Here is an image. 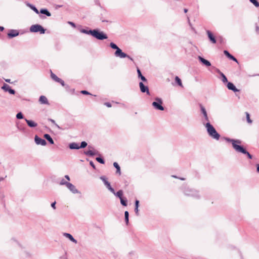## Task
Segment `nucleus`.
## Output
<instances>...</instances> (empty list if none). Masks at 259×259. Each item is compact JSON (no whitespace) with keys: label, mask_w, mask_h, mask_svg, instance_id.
I'll return each instance as SVG.
<instances>
[{"label":"nucleus","mask_w":259,"mask_h":259,"mask_svg":"<svg viewBox=\"0 0 259 259\" xmlns=\"http://www.w3.org/2000/svg\"><path fill=\"white\" fill-rule=\"evenodd\" d=\"M225 140L226 141L232 143L233 148L236 152L246 154L249 159L252 158V155L246 150L243 146L237 144H240L241 143V141L240 140H234L228 138H226Z\"/></svg>","instance_id":"nucleus-1"},{"label":"nucleus","mask_w":259,"mask_h":259,"mask_svg":"<svg viewBox=\"0 0 259 259\" xmlns=\"http://www.w3.org/2000/svg\"><path fill=\"white\" fill-rule=\"evenodd\" d=\"M203 125L206 128L207 134L210 137L216 140L220 139V135L217 132L215 128L210 122L205 123L203 122Z\"/></svg>","instance_id":"nucleus-2"},{"label":"nucleus","mask_w":259,"mask_h":259,"mask_svg":"<svg viewBox=\"0 0 259 259\" xmlns=\"http://www.w3.org/2000/svg\"><path fill=\"white\" fill-rule=\"evenodd\" d=\"M92 36L99 40H104L108 38L106 34L98 29L93 30V33Z\"/></svg>","instance_id":"nucleus-3"},{"label":"nucleus","mask_w":259,"mask_h":259,"mask_svg":"<svg viewBox=\"0 0 259 259\" xmlns=\"http://www.w3.org/2000/svg\"><path fill=\"white\" fill-rule=\"evenodd\" d=\"M162 100L160 98L156 97L155 98V101L152 103V105L155 109L163 111L164 108L162 105Z\"/></svg>","instance_id":"nucleus-4"},{"label":"nucleus","mask_w":259,"mask_h":259,"mask_svg":"<svg viewBox=\"0 0 259 259\" xmlns=\"http://www.w3.org/2000/svg\"><path fill=\"white\" fill-rule=\"evenodd\" d=\"M30 31L32 32H39L40 34H44L46 29L39 24L32 25L30 27Z\"/></svg>","instance_id":"nucleus-5"},{"label":"nucleus","mask_w":259,"mask_h":259,"mask_svg":"<svg viewBox=\"0 0 259 259\" xmlns=\"http://www.w3.org/2000/svg\"><path fill=\"white\" fill-rule=\"evenodd\" d=\"M89 150L88 151H84V154L87 156H94L96 155H100L99 152L95 149V148L91 145H89L88 147Z\"/></svg>","instance_id":"nucleus-6"},{"label":"nucleus","mask_w":259,"mask_h":259,"mask_svg":"<svg viewBox=\"0 0 259 259\" xmlns=\"http://www.w3.org/2000/svg\"><path fill=\"white\" fill-rule=\"evenodd\" d=\"M199 106H200L201 112L203 116V119H202V123L203 122H204L205 123L210 122L209 119V118H208V116L207 115V113L206 112V110L205 107L201 104H200Z\"/></svg>","instance_id":"nucleus-7"},{"label":"nucleus","mask_w":259,"mask_h":259,"mask_svg":"<svg viewBox=\"0 0 259 259\" xmlns=\"http://www.w3.org/2000/svg\"><path fill=\"white\" fill-rule=\"evenodd\" d=\"M114 55L116 57H119L120 58H127L131 60H133V59L130 56L123 53L120 48L115 51Z\"/></svg>","instance_id":"nucleus-8"},{"label":"nucleus","mask_w":259,"mask_h":259,"mask_svg":"<svg viewBox=\"0 0 259 259\" xmlns=\"http://www.w3.org/2000/svg\"><path fill=\"white\" fill-rule=\"evenodd\" d=\"M185 194L186 195L191 196L196 198H199L200 197L198 192L195 190H186L185 191Z\"/></svg>","instance_id":"nucleus-9"},{"label":"nucleus","mask_w":259,"mask_h":259,"mask_svg":"<svg viewBox=\"0 0 259 259\" xmlns=\"http://www.w3.org/2000/svg\"><path fill=\"white\" fill-rule=\"evenodd\" d=\"M2 89L5 92H8L12 95H14L15 93V90L11 89V87L6 83H4L3 84V85L2 87Z\"/></svg>","instance_id":"nucleus-10"},{"label":"nucleus","mask_w":259,"mask_h":259,"mask_svg":"<svg viewBox=\"0 0 259 259\" xmlns=\"http://www.w3.org/2000/svg\"><path fill=\"white\" fill-rule=\"evenodd\" d=\"M139 87L140 91L142 93H146L147 95H150V92L149 91L148 87L147 85H145L142 82H140L139 83Z\"/></svg>","instance_id":"nucleus-11"},{"label":"nucleus","mask_w":259,"mask_h":259,"mask_svg":"<svg viewBox=\"0 0 259 259\" xmlns=\"http://www.w3.org/2000/svg\"><path fill=\"white\" fill-rule=\"evenodd\" d=\"M34 141L37 145H41L42 146H45L47 144V142L45 140L39 138L38 136L36 135L34 137Z\"/></svg>","instance_id":"nucleus-12"},{"label":"nucleus","mask_w":259,"mask_h":259,"mask_svg":"<svg viewBox=\"0 0 259 259\" xmlns=\"http://www.w3.org/2000/svg\"><path fill=\"white\" fill-rule=\"evenodd\" d=\"M19 34V31L16 29H11L8 33V36L9 38H11L18 36Z\"/></svg>","instance_id":"nucleus-13"},{"label":"nucleus","mask_w":259,"mask_h":259,"mask_svg":"<svg viewBox=\"0 0 259 259\" xmlns=\"http://www.w3.org/2000/svg\"><path fill=\"white\" fill-rule=\"evenodd\" d=\"M67 188L69 189V190L72 192L74 194L78 193L79 192L78 191V190L76 188V187L71 183H69L67 184V185L66 186Z\"/></svg>","instance_id":"nucleus-14"},{"label":"nucleus","mask_w":259,"mask_h":259,"mask_svg":"<svg viewBox=\"0 0 259 259\" xmlns=\"http://www.w3.org/2000/svg\"><path fill=\"white\" fill-rule=\"evenodd\" d=\"M198 59L199 60V61L201 62L204 65L207 67L211 66L210 62L209 61L205 59L203 57L201 56H198Z\"/></svg>","instance_id":"nucleus-15"},{"label":"nucleus","mask_w":259,"mask_h":259,"mask_svg":"<svg viewBox=\"0 0 259 259\" xmlns=\"http://www.w3.org/2000/svg\"><path fill=\"white\" fill-rule=\"evenodd\" d=\"M227 88L229 90L233 91L234 92H237L239 91V90L236 88L234 84L230 82H228Z\"/></svg>","instance_id":"nucleus-16"},{"label":"nucleus","mask_w":259,"mask_h":259,"mask_svg":"<svg viewBox=\"0 0 259 259\" xmlns=\"http://www.w3.org/2000/svg\"><path fill=\"white\" fill-rule=\"evenodd\" d=\"M63 235L64 237L68 238L72 242L75 244L77 243V240L74 238L71 234L68 233H64Z\"/></svg>","instance_id":"nucleus-17"},{"label":"nucleus","mask_w":259,"mask_h":259,"mask_svg":"<svg viewBox=\"0 0 259 259\" xmlns=\"http://www.w3.org/2000/svg\"><path fill=\"white\" fill-rule=\"evenodd\" d=\"M207 32V34L208 35V37L210 40V41L213 43V44H215L216 43V39H215V37L213 36V34L211 33V31H210L209 30H207L206 31Z\"/></svg>","instance_id":"nucleus-18"},{"label":"nucleus","mask_w":259,"mask_h":259,"mask_svg":"<svg viewBox=\"0 0 259 259\" xmlns=\"http://www.w3.org/2000/svg\"><path fill=\"white\" fill-rule=\"evenodd\" d=\"M27 125L30 127H35L37 126V123L31 120H28L27 119H25Z\"/></svg>","instance_id":"nucleus-19"},{"label":"nucleus","mask_w":259,"mask_h":259,"mask_svg":"<svg viewBox=\"0 0 259 259\" xmlns=\"http://www.w3.org/2000/svg\"><path fill=\"white\" fill-rule=\"evenodd\" d=\"M39 102H40V104H47V105L49 104L47 98L45 96H40V97L39 98Z\"/></svg>","instance_id":"nucleus-20"},{"label":"nucleus","mask_w":259,"mask_h":259,"mask_svg":"<svg viewBox=\"0 0 259 259\" xmlns=\"http://www.w3.org/2000/svg\"><path fill=\"white\" fill-rule=\"evenodd\" d=\"M224 54L230 59L237 62V60L236 58H235L233 56H232L231 54L229 53V52L228 51L225 50L224 51Z\"/></svg>","instance_id":"nucleus-21"},{"label":"nucleus","mask_w":259,"mask_h":259,"mask_svg":"<svg viewBox=\"0 0 259 259\" xmlns=\"http://www.w3.org/2000/svg\"><path fill=\"white\" fill-rule=\"evenodd\" d=\"M137 73L138 77L140 78L143 81L147 82V79L144 76L140 71V70L138 68H137Z\"/></svg>","instance_id":"nucleus-22"},{"label":"nucleus","mask_w":259,"mask_h":259,"mask_svg":"<svg viewBox=\"0 0 259 259\" xmlns=\"http://www.w3.org/2000/svg\"><path fill=\"white\" fill-rule=\"evenodd\" d=\"M69 147L70 149H79V147L77 143L73 142L69 145Z\"/></svg>","instance_id":"nucleus-23"},{"label":"nucleus","mask_w":259,"mask_h":259,"mask_svg":"<svg viewBox=\"0 0 259 259\" xmlns=\"http://www.w3.org/2000/svg\"><path fill=\"white\" fill-rule=\"evenodd\" d=\"M39 13L42 14L46 15V16L50 17L51 16V13L47 9H41Z\"/></svg>","instance_id":"nucleus-24"},{"label":"nucleus","mask_w":259,"mask_h":259,"mask_svg":"<svg viewBox=\"0 0 259 259\" xmlns=\"http://www.w3.org/2000/svg\"><path fill=\"white\" fill-rule=\"evenodd\" d=\"M44 138L47 140H48L49 143L51 144H53L54 143V141L53 140V139L51 138V137L50 136V135L48 134H46L44 135Z\"/></svg>","instance_id":"nucleus-25"},{"label":"nucleus","mask_w":259,"mask_h":259,"mask_svg":"<svg viewBox=\"0 0 259 259\" xmlns=\"http://www.w3.org/2000/svg\"><path fill=\"white\" fill-rule=\"evenodd\" d=\"M80 32L82 33H84V34H90V35H92L93 30H91V29L87 30V29H81L80 30Z\"/></svg>","instance_id":"nucleus-26"},{"label":"nucleus","mask_w":259,"mask_h":259,"mask_svg":"<svg viewBox=\"0 0 259 259\" xmlns=\"http://www.w3.org/2000/svg\"><path fill=\"white\" fill-rule=\"evenodd\" d=\"M217 72L218 73H219L221 75V76H222V81L224 83L227 82H228V79H227V78L226 77V76L222 72H221L220 71V70L217 69Z\"/></svg>","instance_id":"nucleus-27"},{"label":"nucleus","mask_w":259,"mask_h":259,"mask_svg":"<svg viewBox=\"0 0 259 259\" xmlns=\"http://www.w3.org/2000/svg\"><path fill=\"white\" fill-rule=\"evenodd\" d=\"M113 166L116 169V173L119 174V175H120L121 171H120V167L119 164L117 162H115L113 163Z\"/></svg>","instance_id":"nucleus-28"},{"label":"nucleus","mask_w":259,"mask_h":259,"mask_svg":"<svg viewBox=\"0 0 259 259\" xmlns=\"http://www.w3.org/2000/svg\"><path fill=\"white\" fill-rule=\"evenodd\" d=\"M104 185L111 193H114V189L111 186L110 184L108 181L106 182Z\"/></svg>","instance_id":"nucleus-29"},{"label":"nucleus","mask_w":259,"mask_h":259,"mask_svg":"<svg viewBox=\"0 0 259 259\" xmlns=\"http://www.w3.org/2000/svg\"><path fill=\"white\" fill-rule=\"evenodd\" d=\"M27 6H28L31 10H32L36 14H39V12L34 6L29 3L27 4Z\"/></svg>","instance_id":"nucleus-30"},{"label":"nucleus","mask_w":259,"mask_h":259,"mask_svg":"<svg viewBox=\"0 0 259 259\" xmlns=\"http://www.w3.org/2000/svg\"><path fill=\"white\" fill-rule=\"evenodd\" d=\"M114 194L116 197H118L119 199L122 198L123 191L121 190H119L116 193L114 191V193H112Z\"/></svg>","instance_id":"nucleus-31"},{"label":"nucleus","mask_w":259,"mask_h":259,"mask_svg":"<svg viewBox=\"0 0 259 259\" xmlns=\"http://www.w3.org/2000/svg\"><path fill=\"white\" fill-rule=\"evenodd\" d=\"M51 78L54 80H55V81L56 82H59V81L60 80V78H59L56 75H55L54 73H53L52 72H51Z\"/></svg>","instance_id":"nucleus-32"},{"label":"nucleus","mask_w":259,"mask_h":259,"mask_svg":"<svg viewBox=\"0 0 259 259\" xmlns=\"http://www.w3.org/2000/svg\"><path fill=\"white\" fill-rule=\"evenodd\" d=\"M175 81H176V83L179 85H180V87H183L182 81H181V79L178 76H176Z\"/></svg>","instance_id":"nucleus-33"},{"label":"nucleus","mask_w":259,"mask_h":259,"mask_svg":"<svg viewBox=\"0 0 259 259\" xmlns=\"http://www.w3.org/2000/svg\"><path fill=\"white\" fill-rule=\"evenodd\" d=\"M120 200L121 204L123 206H127V199L126 198L123 199V198H121L120 199Z\"/></svg>","instance_id":"nucleus-34"},{"label":"nucleus","mask_w":259,"mask_h":259,"mask_svg":"<svg viewBox=\"0 0 259 259\" xmlns=\"http://www.w3.org/2000/svg\"><path fill=\"white\" fill-rule=\"evenodd\" d=\"M128 217H129L128 212L127 211H125L124 212V217H125V222L126 225H127L128 223V221H129Z\"/></svg>","instance_id":"nucleus-35"},{"label":"nucleus","mask_w":259,"mask_h":259,"mask_svg":"<svg viewBox=\"0 0 259 259\" xmlns=\"http://www.w3.org/2000/svg\"><path fill=\"white\" fill-rule=\"evenodd\" d=\"M109 46L112 49H115L116 51L119 48L113 42H111Z\"/></svg>","instance_id":"nucleus-36"},{"label":"nucleus","mask_w":259,"mask_h":259,"mask_svg":"<svg viewBox=\"0 0 259 259\" xmlns=\"http://www.w3.org/2000/svg\"><path fill=\"white\" fill-rule=\"evenodd\" d=\"M58 82L60 83L62 86L65 87L66 89L69 88V85H66L64 81L62 79L60 78Z\"/></svg>","instance_id":"nucleus-37"},{"label":"nucleus","mask_w":259,"mask_h":259,"mask_svg":"<svg viewBox=\"0 0 259 259\" xmlns=\"http://www.w3.org/2000/svg\"><path fill=\"white\" fill-rule=\"evenodd\" d=\"M87 145H88V144L86 142L82 141L81 142L80 145L79 146V149L80 148H84L86 147L87 146Z\"/></svg>","instance_id":"nucleus-38"},{"label":"nucleus","mask_w":259,"mask_h":259,"mask_svg":"<svg viewBox=\"0 0 259 259\" xmlns=\"http://www.w3.org/2000/svg\"><path fill=\"white\" fill-rule=\"evenodd\" d=\"M96 160H97L98 162H99V163H101V164H104V163H105V161H104V160L102 158H101V157H97V158H96Z\"/></svg>","instance_id":"nucleus-39"},{"label":"nucleus","mask_w":259,"mask_h":259,"mask_svg":"<svg viewBox=\"0 0 259 259\" xmlns=\"http://www.w3.org/2000/svg\"><path fill=\"white\" fill-rule=\"evenodd\" d=\"M245 113H246V119H247V122L249 123H251L252 121L250 118L249 114L248 112H246Z\"/></svg>","instance_id":"nucleus-40"},{"label":"nucleus","mask_w":259,"mask_h":259,"mask_svg":"<svg viewBox=\"0 0 259 259\" xmlns=\"http://www.w3.org/2000/svg\"><path fill=\"white\" fill-rule=\"evenodd\" d=\"M256 7H259V3L256 0H249Z\"/></svg>","instance_id":"nucleus-41"},{"label":"nucleus","mask_w":259,"mask_h":259,"mask_svg":"<svg viewBox=\"0 0 259 259\" xmlns=\"http://www.w3.org/2000/svg\"><path fill=\"white\" fill-rule=\"evenodd\" d=\"M16 118L17 119H23V114L21 112H18L16 114Z\"/></svg>","instance_id":"nucleus-42"},{"label":"nucleus","mask_w":259,"mask_h":259,"mask_svg":"<svg viewBox=\"0 0 259 259\" xmlns=\"http://www.w3.org/2000/svg\"><path fill=\"white\" fill-rule=\"evenodd\" d=\"M52 123H53L58 129L60 130L61 128L56 123L55 121L52 119H49Z\"/></svg>","instance_id":"nucleus-43"},{"label":"nucleus","mask_w":259,"mask_h":259,"mask_svg":"<svg viewBox=\"0 0 259 259\" xmlns=\"http://www.w3.org/2000/svg\"><path fill=\"white\" fill-rule=\"evenodd\" d=\"M69 182H66L64 179H62L60 183V184L61 185H65L66 186L67 185V184H68Z\"/></svg>","instance_id":"nucleus-44"},{"label":"nucleus","mask_w":259,"mask_h":259,"mask_svg":"<svg viewBox=\"0 0 259 259\" xmlns=\"http://www.w3.org/2000/svg\"><path fill=\"white\" fill-rule=\"evenodd\" d=\"M100 179L103 181L104 184H105L106 182H108V181L106 180V178L105 176H101L100 177Z\"/></svg>","instance_id":"nucleus-45"},{"label":"nucleus","mask_w":259,"mask_h":259,"mask_svg":"<svg viewBox=\"0 0 259 259\" xmlns=\"http://www.w3.org/2000/svg\"><path fill=\"white\" fill-rule=\"evenodd\" d=\"M81 93L83 95H92L91 94H90L89 92L85 90H83L81 91Z\"/></svg>","instance_id":"nucleus-46"},{"label":"nucleus","mask_w":259,"mask_h":259,"mask_svg":"<svg viewBox=\"0 0 259 259\" xmlns=\"http://www.w3.org/2000/svg\"><path fill=\"white\" fill-rule=\"evenodd\" d=\"M68 23L69 24H70L71 26H72L74 28H75L76 27V25H75V23H74L72 22L69 21V22H68Z\"/></svg>","instance_id":"nucleus-47"},{"label":"nucleus","mask_w":259,"mask_h":259,"mask_svg":"<svg viewBox=\"0 0 259 259\" xmlns=\"http://www.w3.org/2000/svg\"><path fill=\"white\" fill-rule=\"evenodd\" d=\"M56 202H54L53 203H51V207L54 209H56Z\"/></svg>","instance_id":"nucleus-48"},{"label":"nucleus","mask_w":259,"mask_h":259,"mask_svg":"<svg viewBox=\"0 0 259 259\" xmlns=\"http://www.w3.org/2000/svg\"><path fill=\"white\" fill-rule=\"evenodd\" d=\"M104 105H106L108 107H111V104L109 102H106L104 103Z\"/></svg>","instance_id":"nucleus-49"},{"label":"nucleus","mask_w":259,"mask_h":259,"mask_svg":"<svg viewBox=\"0 0 259 259\" xmlns=\"http://www.w3.org/2000/svg\"><path fill=\"white\" fill-rule=\"evenodd\" d=\"M90 164L92 166V167L93 168H94V169H95V168H96L95 165V164H94V162H93L92 161H91L90 162Z\"/></svg>","instance_id":"nucleus-50"},{"label":"nucleus","mask_w":259,"mask_h":259,"mask_svg":"<svg viewBox=\"0 0 259 259\" xmlns=\"http://www.w3.org/2000/svg\"><path fill=\"white\" fill-rule=\"evenodd\" d=\"M139 201L138 200H136L135 201V207H139Z\"/></svg>","instance_id":"nucleus-51"},{"label":"nucleus","mask_w":259,"mask_h":259,"mask_svg":"<svg viewBox=\"0 0 259 259\" xmlns=\"http://www.w3.org/2000/svg\"><path fill=\"white\" fill-rule=\"evenodd\" d=\"M135 211L137 215H139V209L138 207H135Z\"/></svg>","instance_id":"nucleus-52"},{"label":"nucleus","mask_w":259,"mask_h":259,"mask_svg":"<svg viewBox=\"0 0 259 259\" xmlns=\"http://www.w3.org/2000/svg\"><path fill=\"white\" fill-rule=\"evenodd\" d=\"M256 76H259V74H253V75H248V76H249V77Z\"/></svg>","instance_id":"nucleus-53"},{"label":"nucleus","mask_w":259,"mask_h":259,"mask_svg":"<svg viewBox=\"0 0 259 259\" xmlns=\"http://www.w3.org/2000/svg\"><path fill=\"white\" fill-rule=\"evenodd\" d=\"M65 178L67 180H68V181H70V178H69V176H68V175H65Z\"/></svg>","instance_id":"nucleus-54"},{"label":"nucleus","mask_w":259,"mask_h":259,"mask_svg":"<svg viewBox=\"0 0 259 259\" xmlns=\"http://www.w3.org/2000/svg\"><path fill=\"white\" fill-rule=\"evenodd\" d=\"M5 81H6L7 82L11 83V80H10V79H5Z\"/></svg>","instance_id":"nucleus-55"},{"label":"nucleus","mask_w":259,"mask_h":259,"mask_svg":"<svg viewBox=\"0 0 259 259\" xmlns=\"http://www.w3.org/2000/svg\"><path fill=\"white\" fill-rule=\"evenodd\" d=\"M256 170L258 172H259V164L256 165Z\"/></svg>","instance_id":"nucleus-56"},{"label":"nucleus","mask_w":259,"mask_h":259,"mask_svg":"<svg viewBox=\"0 0 259 259\" xmlns=\"http://www.w3.org/2000/svg\"><path fill=\"white\" fill-rule=\"evenodd\" d=\"M4 27H3V26H0V31H3V30H4Z\"/></svg>","instance_id":"nucleus-57"},{"label":"nucleus","mask_w":259,"mask_h":259,"mask_svg":"<svg viewBox=\"0 0 259 259\" xmlns=\"http://www.w3.org/2000/svg\"><path fill=\"white\" fill-rule=\"evenodd\" d=\"M4 180V178L3 177H0V182L3 181Z\"/></svg>","instance_id":"nucleus-58"},{"label":"nucleus","mask_w":259,"mask_h":259,"mask_svg":"<svg viewBox=\"0 0 259 259\" xmlns=\"http://www.w3.org/2000/svg\"><path fill=\"white\" fill-rule=\"evenodd\" d=\"M184 11L185 13H187L188 12V10L187 9H185Z\"/></svg>","instance_id":"nucleus-59"},{"label":"nucleus","mask_w":259,"mask_h":259,"mask_svg":"<svg viewBox=\"0 0 259 259\" xmlns=\"http://www.w3.org/2000/svg\"><path fill=\"white\" fill-rule=\"evenodd\" d=\"M181 180H185V178H180Z\"/></svg>","instance_id":"nucleus-60"},{"label":"nucleus","mask_w":259,"mask_h":259,"mask_svg":"<svg viewBox=\"0 0 259 259\" xmlns=\"http://www.w3.org/2000/svg\"><path fill=\"white\" fill-rule=\"evenodd\" d=\"M173 177H175V178H177V177L175 176H172Z\"/></svg>","instance_id":"nucleus-61"},{"label":"nucleus","mask_w":259,"mask_h":259,"mask_svg":"<svg viewBox=\"0 0 259 259\" xmlns=\"http://www.w3.org/2000/svg\"><path fill=\"white\" fill-rule=\"evenodd\" d=\"M258 27H256V30H258Z\"/></svg>","instance_id":"nucleus-62"},{"label":"nucleus","mask_w":259,"mask_h":259,"mask_svg":"<svg viewBox=\"0 0 259 259\" xmlns=\"http://www.w3.org/2000/svg\"><path fill=\"white\" fill-rule=\"evenodd\" d=\"M65 259H67V258H66Z\"/></svg>","instance_id":"nucleus-63"}]
</instances>
